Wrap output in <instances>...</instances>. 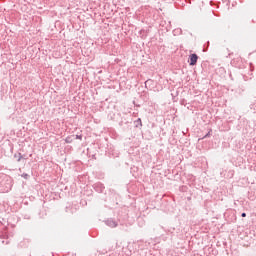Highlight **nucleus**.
<instances>
[{"label": "nucleus", "instance_id": "obj_1", "mask_svg": "<svg viewBox=\"0 0 256 256\" xmlns=\"http://www.w3.org/2000/svg\"><path fill=\"white\" fill-rule=\"evenodd\" d=\"M190 65H197V60L199 59V57L197 56V54H191L190 57Z\"/></svg>", "mask_w": 256, "mask_h": 256}, {"label": "nucleus", "instance_id": "obj_2", "mask_svg": "<svg viewBox=\"0 0 256 256\" xmlns=\"http://www.w3.org/2000/svg\"><path fill=\"white\" fill-rule=\"evenodd\" d=\"M107 225L109 227H117V222L116 221H113V220H108L107 221Z\"/></svg>", "mask_w": 256, "mask_h": 256}, {"label": "nucleus", "instance_id": "obj_3", "mask_svg": "<svg viewBox=\"0 0 256 256\" xmlns=\"http://www.w3.org/2000/svg\"><path fill=\"white\" fill-rule=\"evenodd\" d=\"M72 141H73V139H72L71 137H67V138L65 139V142H66V143H72Z\"/></svg>", "mask_w": 256, "mask_h": 256}, {"label": "nucleus", "instance_id": "obj_4", "mask_svg": "<svg viewBox=\"0 0 256 256\" xmlns=\"http://www.w3.org/2000/svg\"><path fill=\"white\" fill-rule=\"evenodd\" d=\"M76 139H82V136L76 135Z\"/></svg>", "mask_w": 256, "mask_h": 256}, {"label": "nucleus", "instance_id": "obj_5", "mask_svg": "<svg viewBox=\"0 0 256 256\" xmlns=\"http://www.w3.org/2000/svg\"><path fill=\"white\" fill-rule=\"evenodd\" d=\"M242 217H247V214L246 213H242Z\"/></svg>", "mask_w": 256, "mask_h": 256}]
</instances>
